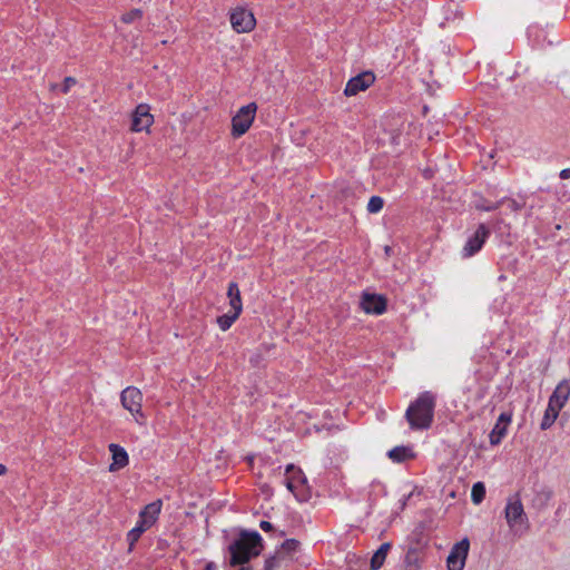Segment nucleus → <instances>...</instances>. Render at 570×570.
<instances>
[{
	"mask_svg": "<svg viewBox=\"0 0 570 570\" xmlns=\"http://www.w3.org/2000/svg\"><path fill=\"white\" fill-rule=\"evenodd\" d=\"M435 406V396L431 392L422 393L406 410L405 416L411 429L430 428Z\"/></svg>",
	"mask_w": 570,
	"mask_h": 570,
	"instance_id": "f257e3e1",
	"label": "nucleus"
},
{
	"mask_svg": "<svg viewBox=\"0 0 570 570\" xmlns=\"http://www.w3.org/2000/svg\"><path fill=\"white\" fill-rule=\"evenodd\" d=\"M262 538L257 532H242L240 537L229 546L230 564H244L261 552Z\"/></svg>",
	"mask_w": 570,
	"mask_h": 570,
	"instance_id": "f03ea898",
	"label": "nucleus"
},
{
	"mask_svg": "<svg viewBox=\"0 0 570 570\" xmlns=\"http://www.w3.org/2000/svg\"><path fill=\"white\" fill-rule=\"evenodd\" d=\"M285 485L299 501H306L311 497L307 478L303 471L294 464H288L285 469Z\"/></svg>",
	"mask_w": 570,
	"mask_h": 570,
	"instance_id": "7ed1b4c3",
	"label": "nucleus"
},
{
	"mask_svg": "<svg viewBox=\"0 0 570 570\" xmlns=\"http://www.w3.org/2000/svg\"><path fill=\"white\" fill-rule=\"evenodd\" d=\"M142 399L141 391L136 386H127L120 393L122 407L127 410L140 425L146 423V416L142 412Z\"/></svg>",
	"mask_w": 570,
	"mask_h": 570,
	"instance_id": "20e7f679",
	"label": "nucleus"
},
{
	"mask_svg": "<svg viewBox=\"0 0 570 570\" xmlns=\"http://www.w3.org/2000/svg\"><path fill=\"white\" fill-rule=\"evenodd\" d=\"M257 111V105L249 102L240 107L232 119V135L234 138H239L252 126Z\"/></svg>",
	"mask_w": 570,
	"mask_h": 570,
	"instance_id": "39448f33",
	"label": "nucleus"
},
{
	"mask_svg": "<svg viewBox=\"0 0 570 570\" xmlns=\"http://www.w3.org/2000/svg\"><path fill=\"white\" fill-rule=\"evenodd\" d=\"M229 22L237 33H249L256 27V18L252 10L236 7L229 11Z\"/></svg>",
	"mask_w": 570,
	"mask_h": 570,
	"instance_id": "423d86ee",
	"label": "nucleus"
},
{
	"mask_svg": "<svg viewBox=\"0 0 570 570\" xmlns=\"http://www.w3.org/2000/svg\"><path fill=\"white\" fill-rule=\"evenodd\" d=\"M470 542L468 538L455 543L448 556V570H463L468 557Z\"/></svg>",
	"mask_w": 570,
	"mask_h": 570,
	"instance_id": "0eeeda50",
	"label": "nucleus"
},
{
	"mask_svg": "<svg viewBox=\"0 0 570 570\" xmlns=\"http://www.w3.org/2000/svg\"><path fill=\"white\" fill-rule=\"evenodd\" d=\"M374 81L375 75L372 71H363L347 81L344 95L347 97L356 96L358 92L370 88Z\"/></svg>",
	"mask_w": 570,
	"mask_h": 570,
	"instance_id": "6e6552de",
	"label": "nucleus"
},
{
	"mask_svg": "<svg viewBox=\"0 0 570 570\" xmlns=\"http://www.w3.org/2000/svg\"><path fill=\"white\" fill-rule=\"evenodd\" d=\"M153 122L154 116L150 114L149 105L139 104L132 114L131 130L136 132L148 130Z\"/></svg>",
	"mask_w": 570,
	"mask_h": 570,
	"instance_id": "1a4fd4ad",
	"label": "nucleus"
},
{
	"mask_svg": "<svg viewBox=\"0 0 570 570\" xmlns=\"http://www.w3.org/2000/svg\"><path fill=\"white\" fill-rule=\"evenodd\" d=\"M360 306L366 314L381 315L386 311V298L377 294L363 293Z\"/></svg>",
	"mask_w": 570,
	"mask_h": 570,
	"instance_id": "9d476101",
	"label": "nucleus"
},
{
	"mask_svg": "<svg viewBox=\"0 0 570 570\" xmlns=\"http://www.w3.org/2000/svg\"><path fill=\"white\" fill-rule=\"evenodd\" d=\"M504 513L507 522L511 529L527 521L522 502L517 497L508 501Z\"/></svg>",
	"mask_w": 570,
	"mask_h": 570,
	"instance_id": "9b49d317",
	"label": "nucleus"
},
{
	"mask_svg": "<svg viewBox=\"0 0 570 570\" xmlns=\"http://www.w3.org/2000/svg\"><path fill=\"white\" fill-rule=\"evenodd\" d=\"M489 229L484 224H481L475 230L474 235L466 242L463 250L464 256L470 257L479 252L485 242V238L489 236Z\"/></svg>",
	"mask_w": 570,
	"mask_h": 570,
	"instance_id": "f8f14e48",
	"label": "nucleus"
},
{
	"mask_svg": "<svg viewBox=\"0 0 570 570\" xmlns=\"http://www.w3.org/2000/svg\"><path fill=\"white\" fill-rule=\"evenodd\" d=\"M570 396V380L561 381L549 399L550 404L561 410Z\"/></svg>",
	"mask_w": 570,
	"mask_h": 570,
	"instance_id": "ddd939ff",
	"label": "nucleus"
},
{
	"mask_svg": "<svg viewBox=\"0 0 570 570\" xmlns=\"http://www.w3.org/2000/svg\"><path fill=\"white\" fill-rule=\"evenodd\" d=\"M511 421V415L508 413H501L494 428L492 429L489 439L491 445H498L507 433L508 425Z\"/></svg>",
	"mask_w": 570,
	"mask_h": 570,
	"instance_id": "4468645a",
	"label": "nucleus"
},
{
	"mask_svg": "<svg viewBox=\"0 0 570 570\" xmlns=\"http://www.w3.org/2000/svg\"><path fill=\"white\" fill-rule=\"evenodd\" d=\"M108 449L112 455V463L109 465L110 472H115L121 468H125L128 464V454L124 448H121L118 444L111 443L109 444Z\"/></svg>",
	"mask_w": 570,
	"mask_h": 570,
	"instance_id": "2eb2a0df",
	"label": "nucleus"
},
{
	"mask_svg": "<svg viewBox=\"0 0 570 570\" xmlns=\"http://www.w3.org/2000/svg\"><path fill=\"white\" fill-rule=\"evenodd\" d=\"M227 297L229 299L230 312L240 315L243 309L240 291L236 283H230L227 289Z\"/></svg>",
	"mask_w": 570,
	"mask_h": 570,
	"instance_id": "dca6fc26",
	"label": "nucleus"
},
{
	"mask_svg": "<svg viewBox=\"0 0 570 570\" xmlns=\"http://www.w3.org/2000/svg\"><path fill=\"white\" fill-rule=\"evenodd\" d=\"M553 497V491L548 487H542L535 491L532 499V505L538 509H544Z\"/></svg>",
	"mask_w": 570,
	"mask_h": 570,
	"instance_id": "f3484780",
	"label": "nucleus"
},
{
	"mask_svg": "<svg viewBox=\"0 0 570 570\" xmlns=\"http://www.w3.org/2000/svg\"><path fill=\"white\" fill-rule=\"evenodd\" d=\"M160 508L161 502L159 500L146 505L140 512V519L144 520L145 524L151 527L160 513Z\"/></svg>",
	"mask_w": 570,
	"mask_h": 570,
	"instance_id": "a211bd4d",
	"label": "nucleus"
},
{
	"mask_svg": "<svg viewBox=\"0 0 570 570\" xmlns=\"http://www.w3.org/2000/svg\"><path fill=\"white\" fill-rule=\"evenodd\" d=\"M391 549L390 542H384L381 547L374 552L371 558L370 568L371 570H379L385 562L387 552Z\"/></svg>",
	"mask_w": 570,
	"mask_h": 570,
	"instance_id": "6ab92c4d",
	"label": "nucleus"
},
{
	"mask_svg": "<svg viewBox=\"0 0 570 570\" xmlns=\"http://www.w3.org/2000/svg\"><path fill=\"white\" fill-rule=\"evenodd\" d=\"M387 455L392 461L397 463H402L414 456L412 450L406 446H395L389 451Z\"/></svg>",
	"mask_w": 570,
	"mask_h": 570,
	"instance_id": "aec40b11",
	"label": "nucleus"
},
{
	"mask_svg": "<svg viewBox=\"0 0 570 570\" xmlns=\"http://www.w3.org/2000/svg\"><path fill=\"white\" fill-rule=\"evenodd\" d=\"M420 563V551L416 548H410L405 554V570H419Z\"/></svg>",
	"mask_w": 570,
	"mask_h": 570,
	"instance_id": "412c9836",
	"label": "nucleus"
},
{
	"mask_svg": "<svg viewBox=\"0 0 570 570\" xmlns=\"http://www.w3.org/2000/svg\"><path fill=\"white\" fill-rule=\"evenodd\" d=\"M149 528L150 525L145 524L144 520L140 519L138 524L128 532L127 540L129 543V550L132 549L134 544L139 540L140 535Z\"/></svg>",
	"mask_w": 570,
	"mask_h": 570,
	"instance_id": "4be33fe9",
	"label": "nucleus"
},
{
	"mask_svg": "<svg viewBox=\"0 0 570 570\" xmlns=\"http://www.w3.org/2000/svg\"><path fill=\"white\" fill-rule=\"evenodd\" d=\"M559 412L560 410H557L554 405L549 403L540 424L541 430H548L551 428V425L557 420Z\"/></svg>",
	"mask_w": 570,
	"mask_h": 570,
	"instance_id": "5701e85b",
	"label": "nucleus"
},
{
	"mask_svg": "<svg viewBox=\"0 0 570 570\" xmlns=\"http://www.w3.org/2000/svg\"><path fill=\"white\" fill-rule=\"evenodd\" d=\"M485 497V487L482 482L473 484L471 490V500L474 504H480Z\"/></svg>",
	"mask_w": 570,
	"mask_h": 570,
	"instance_id": "b1692460",
	"label": "nucleus"
},
{
	"mask_svg": "<svg viewBox=\"0 0 570 570\" xmlns=\"http://www.w3.org/2000/svg\"><path fill=\"white\" fill-rule=\"evenodd\" d=\"M239 315H236L233 312L220 315L217 317V324L222 331H227L233 323L238 318Z\"/></svg>",
	"mask_w": 570,
	"mask_h": 570,
	"instance_id": "393cba45",
	"label": "nucleus"
},
{
	"mask_svg": "<svg viewBox=\"0 0 570 570\" xmlns=\"http://www.w3.org/2000/svg\"><path fill=\"white\" fill-rule=\"evenodd\" d=\"M384 200L380 196H372L367 203V210L371 214H376L382 210Z\"/></svg>",
	"mask_w": 570,
	"mask_h": 570,
	"instance_id": "a878e982",
	"label": "nucleus"
},
{
	"mask_svg": "<svg viewBox=\"0 0 570 570\" xmlns=\"http://www.w3.org/2000/svg\"><path fill=\"white\" fill-rule=\"evenodd\" d=\"M141 16H142V13L139 9H132L121 16V21L125 23H131L135 20L140 19Z\"/></svg>",
	"mask_w": 570,
	"mask_h": 570,
	"instance_id": "bb28decb",
	"label": "nucleus"
},
{
	"mask_svg": "<svg viewBox=\"0 0 570 570\" xmlns=\"http://www.w3.org/2000/svg\"><path fill=\"white\" fill-rule=\"evenodd\" d=\"M299 547V542L295 539L285 540L282 544V550L286 553L295 552Z\"/></svg>",
	"mask_w": 570,
	"mask_h": 570,
	"instance_id": "cd10ccee",
	"label": "nucleus"
},
{
	"mask_svg": "<svg viewBox=\"0 0 570 570\" xmlns=\"http://www.w3.org/2000/svg\"><path fill=\"white\" fill-rule=\"evenodd\" d=\"M77 83L76 78L73 77H66L62 85V92L67 94Z\"/></svg>",
	"mask_w": 570,
	"mask_h": 570,
	"instance_id": "c85d7f7f",
	"label": "nucleus"
},
{
	"mask_svg": "<svg viewBox=\"0 0 570 570\" xmlns=\"http://www.w3.org/2000/svg\"><path fill=\"white\" fill-rule=\"evenodd\" d=\"M277 567V557L273 556L265 561L264 570H274Z\"/></svg>",
	"mask_w": 570,
	"mask_h": 570,
	"instance_id": "c756f323",
	"label": "nucleus"
},
{
	"mask_svg": "<svg viewBox=\"0 0 570 570\" xmlns=\"http://www.w3.org/2000/svg\"><path fill=\"white\" fill-rule=\"evenodd\" d=\"M508 206L511 210L518 212L524 206V204H520L515 199H508Z\"/></svg>",
	"mask_w": 570,
	"mask_h": 570,
	"instance_id": "7c9ffc66",
	"label": "nucleus"
},
{
	"mask_svg": "<svg viewBox=\"0 0 570 570\" xmlns=\"http://www.w3.org/2000/svg\"><path fill=\"white\" fill-rule=\"evenodd\" d=\"M500 204H502V200L497 204H493V205H485V206L478 205L476 208L480 210L490 212V210H494V209L499 208Z\"/></svg>",
	"mask_w": 570,
	"mask_h": 570,
	"instance_id": "2f4dec72",
	"label": "nucleus"
},
{
	"mask_svg": "<svg viewBox=\"0 0 570 570\" xmlns=\"http://www.w3.org/2000/svg\"><path fill=\"white\" fill-rule=\"evenodd\" d=\"M259 527L263 531L268 532L273 530V524L268 521H261Z\"/></svg>",
	"mask_w": 570,
	"mask_h": 570,
	"instance_id": "473e14b6",
	"label": "nucleus"
},
{
	"mask_svg": "<svg viewBox=\"0 0 570 570\" xmlns=\"http://www.w3.org/2000/svg\"><path fill=\"white\" fill-rule=\"evenodd\" d=\"M424 178L431 179L434 176V170L430 167L422 170Z\"/></svg>",
	"mask_w": 570,
	"mask_h": 570,
	"instance_id": "72a5a7b5",
	"label": "nucleus"
},
{
	"mask_svg": "<svg viewBox=\"0 0 570 570\" xmlns=\"http://www.w3.org/2000/svg\"><path fill=\"white\" fill-rule=\"evenodd\" d=\"M559 176L561 179L570 178V168L562 169Z\"/></svg>",
	"mask_w": 570,
	"mask_h": 570,
	"instance_id": "f704fd0d",
	"label": "nucleus"
},
{
	"mask_svg": "<svg viewBox=\"0 0 570 570\" xmlns=\"http://www.w3.org/2000/svg\"><path fill=\"white\" fill-rule=\"evenodd\" d=\"M216 569V564L214 562H208L206 566H205V569L204 570H215Z\"/></svg>",
	"mask_w": 570,
	"mask_h": 570,
	"instance_id": "c9c22d12",
	"label": "nucleus"
},
{
	"mask_svg": "<svg viewBox=\"0 0 570 570\" xmlns=\"http://www.w3.org/2000/svg\"><path fill=\"white\" fill-rule=\"evenodd\" d=\"M7 472V466L3 464H0V475H3Z\"/></svg>",
	"mask_w": 570,
	"mask_h": 570,
	"instance_id": "e433bc0d",
	"label": "nucleus"
},
{
	"mask_svg": "<svg viewBox=\"0 0 570 570\" xmlns=\"http://www.w3.org/2000/svg\"><path fill=\"white\" fill-rule=\"evenodd\" d=\"M487 155H488V157H489V158H493V156H494V150H493V149H491L490 151H488V153H487Z\"/></svg>",
	"mask_w": 570,
	"mask_h": 570,
	"instance_id": "4c0bfd02",
	"label": "nucleus"
},
{
	"mask_svg": "<svg viewBox=\"0 0 570 570\" xmlns=\"http://www.w3.org/2000/svg\"><path fill=\"white\" fill-rule=\"evenodd\" d=\"M499 279H500V281H503V279H505V276H504V275H501V276L499 277Z\"/></svg>",
	"mask_w": 570,
	"mask_h": 570,
	"instance_id": "58836bf2",
	"label": "nucleus"
},
{
	"mask_svg": "<svg viewBox=\"0 0 570 570\" xmlns=\"http://www.w3.org/2000/svg\"><path fill=\"white\" fill-rule=\"evenodd\" d=\"M240 570H247V569H245V568H242Z\"/></svg>",
	"mask_w": 570,
	"mask_h": 570,
	"instance_id": "ea45409f",
	"label": "nucleus"
}]
</instances>
